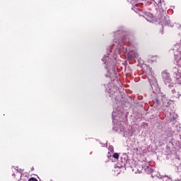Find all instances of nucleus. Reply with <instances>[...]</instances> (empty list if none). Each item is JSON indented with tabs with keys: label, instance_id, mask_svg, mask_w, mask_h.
<instances>
[{
	"label": "nucleus",
	"instance_id": "nucleus-12",
	"mask_svg": "<svg viewBox=\"0 0 181 181\" xmlns=\"http://www.w3.org/2000/svg\"><path fill=\"white\" fill-rule=\"evenodd\" d=\"M107 59V57H104L103 58H102V61L105 63V59Z\"/></svg>",
	"mask_w": 181,
	"mask_h": 181
},
{
	"label": "nucleus",
	"instance_id": "nucleus-3",
	"mask_svg": "<svg viewBox=\"0 0 181 181\" xmlns=\"http://www.w3.org/2000/svg\"><path fill=\"white\" fill-rule=\"evenodd\" d=\"M170 119H176L177 118V115L173 112H169Z\"/></svg>",
	"mask_w": 181,
	"mask_h": 181
},
{
	"label": "nucleus",
	"instance_id": "nucleus-6",
	"mask_svg": "<svg viewBox=\"0 0 181 181\" xmlns=\"http://www.w3.org/2000/svg\"><path fill=\"white\" fill-rule=\"evenodd\" d=\"M172 93L173 94V97H175V98H179V97H180V93L175 92V90H173Z\"/></svg>",
	"mask_w": 181,
	"mask_h": 181
},
{
	"label": "nucleus",
	"instance_id": "nucleus-13",
	"mask_svg": "<svg viewBox=\"0 0 181 181\" xmlns=\"http://www.w3.org/2000/svg\"><path fill=\"white\" fill-rule=\"evenodd\" d=\"M179 84H181V80L180 81H177Z\"/></svg>",
	"mask_w": 181,
	"mask_h": 181
},
{
	"label": "nucleus",
	"instance_id": "nucleus-10",
	"mask_svg": "<svg viewBox=\"0 0 181 181\" xmlns=\"http://www.w3.org/2000/svg\"><path fill=\"white\" fill-rule=\"evenodd\" d=\"M28 181H37V179L35 178V177H31L28 180Z\"/></svg>",
	"mask_w": 181,
	"mask_h": 181
},
{
	"label": "nucleus",
	"instance_id": "nucleus-7",
	"mask_svg": "<svg viewBox=\"0 0 181 181\" xmlns=\"http://www.w3.org/2000/svg\"><path fill=\"white\" fill-rule=\"evenodd\" d=\"M112 158H114L115 159H119V153H113Z\"/></svg>",
	"mask_w": 181,
	"mask_h": 181
},
{
	"label": "nucleus",
	"instance_id": "nucleus-16",
	"mask_svg": "<svg viewBox=\"0 0 181 181\" xmlns=\"http://www.w3.org/2000/svg\"><path fill=\"white\" fill-rule=\"evenodd\" d=\"M17 174H18V175H19V173H18V172H17Z\"/></svg>",
	"mask_w": 181,
	"mask_h": 181
},
{
	"label": "nucleus",
	"instance_id": "nucleus-4",
	"mask_svg": "<svg viewBox=\"0 0 181 181\" xmlns=\"http://www.w3.org/2000/svg\"><path fill=\"white\" fill-rule=\"evenodd\" d=\"M145 18H146V21H148V22H151V21H149V19L148 18H149L150 19H152V18H153V15L151 13H146Z\"/></svg>",
	"mask_w": 181,
	"mask_h": 181
},
{
	"label": "nucleus",
	"instance_id": "nucleus-9",
	"mask_svg": "<svg viewBox=\"0 0 181 181\" xmlns=\"http://www.w3.org/2000/svg\"><path fill=\"white\" fill-rule=\"evenodd\" d=\"M165 107H166L168 108L169 107V103H165V105H163V110H166L165 108Z\"/></svg>",
	"mask_w": 181,
	"mask_h": 181
},
{
	"label": "nucleus",
	"instance_id": "nucleus-8",
	"mask_svg": "<svg viewBox=\"0 0 181 181\" xmlns=\"http://www.w3.org/2000/svg\"><path fill=\"white\" fill-rule=\"evenodd\" d=\"M163 180H165V181H172V178H170L169 177H164Z\"/></svg>",
	"mask_w": 181,
	"mask_h": 181
},
{
	"label": "nucleus",
	"instance_id": "nucleus-11",
	"mask_svg": "<svg viewBox=\"0 0 181 181\" xmlns=\"http://www.w3.org/2000/svg\"><path fill=\"white\" fill-rule=\"evenodd\" d=\"M109 149H110V152H112H112H114V147L113 146H110Z\"/></svg>",
	"mask_w": 181,
	"mask_h": 181
},
{
	"label": "nucleus",
	"instance_id": "nucleus-5",
	"mask_svg": "<svg viewBox=\"0 0 181 181\" xmlns=\"http://www.w3.org/2000/svg\"><path fill=\"white\" fill-rule=\"evenodd\" d=\"M144 170L146 172V173H152V168L149 167V165H146L144 168Z\"/></svg>",
	"mask_w": 181,
	"mask_h": 181
},
{
	"label": "nucleus",
	"instance_id": "nucleus-2",
	"mask_svg": "<svg viewBox=\"0 0 181 181\" xmlns=\"http://www.w3.org/2000/svg\"><path fill=\"white\" fill-rule=\"evenodd\" d=\"M156 5L158 6V9H162L165 11L166 9V4L163 0H154Z\"/></svg>",
	"mask_w": 181,
	"mask_h": 181
},
{
	"label": "nucleus",
	"instance_id": "nucleus-1",
	"mask_svg": "<svg viewBox=\"0 0 181 181\" xmlns=\"http://www.w3.org/2000/svg\"><path fill=\"white\" fill-rule=\"evenodd\" d=\"M120 118L121 117H119V115H117L116 112H112L113 129L119 134H125V128H124L125 123L124 122H121L119 121Z\"/></svg>",
	"mask_w": 181,
	"mask_h": 181
},
{
	"label": "nucleus",
	"instance_id": "nucleus-15",
	"mask_svg": "<svg viewBox=\"0 0 181 181\" xmlns=\"http://www.w3.org/2000/svg\"><path fill=\"white\" fill-rule=\"evenodd\" d=\"M175 181H181V180H175Z\"/></svg>",
	"mask_w": 181,
	"mask_h": 181
},
{
	"label": "nucleus",
	"instance_id": "nucleus-14",
	"mask_svg": "<svg viewBox=\"0 0 181 181\" xmlns=\"http://www.w3.org/2000/svg\"><path fill=\"white\" fill-rule=\"evenodd\" d=\"M142 169H144V166H141V169H140V170H142Z\"/></svg>",
	"mask_w": 181,
	"mask_h": 181
}]
</instances>
